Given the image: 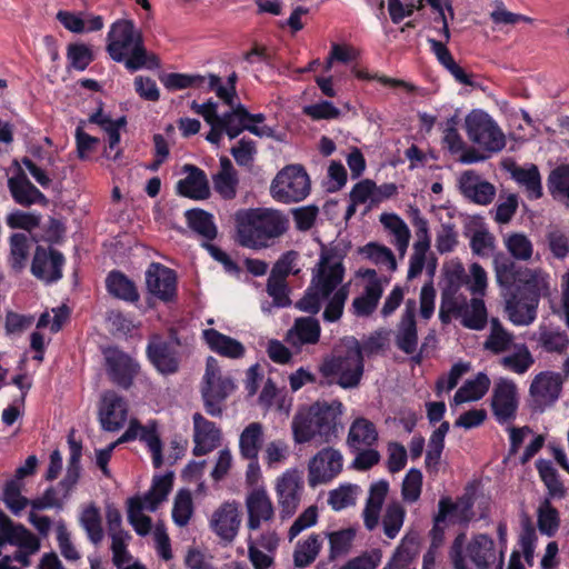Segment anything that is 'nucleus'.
I'll return each mask as SVG.
<instances>
[{
  "instance_id": "20e7f679",
  "label": "nucleus",
  "mask_w": 569,
  "mask_h": 569,
  "mask_svg": "<svg viewBox=\"0 0 569 569\" xmlns=\"http://www.w3.org/2000/svg\"><path fill=\"white\" fill-rule=\"evenodd\" d=\"M326 379L320 385L336 383L342 389L357 388L365 372V360L359 341L353 337L343 338L319 366Z\"/></svg>"
},
{
  "instance_id": "37998d69",
  "label": "nucleus",
  "mask_w": 569,
  "mask_h": 569,
  "mask_svg": "<svg viewBox=\"0 0 569 569\" xmlns=\"http://www.w3.org/2000/svg\"><path fill=\"white\" fill-rule=\"evenodd\" d=\"M536 468L542 482L547 487L548 496L550 498H563L566 496V488L559 478L557 469L552 466V462L545 459H538L536 461Z\"/></svg>"
},
{
  "instance_id": "72a5a7b5",
  "label": "nucleus",
  "mask_w": 569,
  "mask_h": 569,
  "mask_svg": "<svg viewBox=\"0 0 569 569\" xmlns=\"http://www.w3.org/2000/svg\"><path fill=\"white\" fill-rule=\"evenodd\" d=\"M383 288L380 279L370 281L361 296L353 299L351 308L357 317H369L378 307L379 300L382 297Z\"/></svg>"
},
{
  "instance_id": "c85d7f7f",
  "label": "nucleus",
  "mask_w": 569,
  "mask_h": 569,
  "mask_svg": "<svg viewBox=\"0 0 569 569\" xmlns=\"http://www.w3.org/2000/svg\"><path fill=\"white\" fill-rule=\"evenodd\" d=\"M467 555L478 569H489L497 560L495 541L487 535H477L468 543Z\"/></svg>"
},
{
  "instance_id": "bb28decb",
  "label": "nucleus",
  "mask_w": 569,
  "mask_h": 569,
  "mask_svg": "<svg viewBox=\"0 0 569 569\" xmlns=\"http://www.w3.org/2000/svg\"><path fill=\"white\" fill-rule=\"evenodd\" d=\"M467 298L460 292L458 284L450 283L441 291L439 319L448 325L452 319H459L462 311L467 310Z\"/></svg>"
},
{
  "instance_id": "4c0bfd02",
  "label": "nucleus",
  "mask_w": 569,
  "mask_h": 569,
  "mask_svg": "<svg viewBox=\"0 0 569 569\" xmlns=\"http://www.w3.org/2000/svg\"><path fill=\"white\" fill-rule=\"evenodd\" d=\"M263 442V426L260 422L249 423L239 438L240 455L244 459L258 458Z\"/></svg>"
},
{
  "instance_id": "b1692460",
  "label": "nucleus",
  "mask_w": 569,
  "mask_h": 569,
  "mask_svg": "<svg viewBox=\"0 0 569 569\" xmlns=\"http://www.w3.org/2000/svg\"><path fill=\"white\" fill-rule=\"evenodd\" d=\"M321 327L313 317H300L288 330L286 340L292 347L300 349L305 345H317L320 340Z\"/></svg>"
},
{
  "instance_id": "0e129e2a",
  "label": "nucleus",
  "mask_w": 569,
  "mask_h": 569,
  "mask_svg": "<svg viewBox=\"0 0 569 569\" xmlns=\"http://www.w3.org/2000/svg\"><path fill=\"white\" fill-rule=\"evenodd\" d=\"M206 77L200 74L167 73L160 77L162 84L170 91L187 88H199L204 83Z\"/></svg>"
},
{
  "instance_id": "0eeeda50",
  "label": "nucleus",
  "mask_w": 569,
  "mask_h": 569,
  "mask_svg": "<svg viewBox=\"0 0 569 569\" xmlns=\"http://www.w3.org/2000/svg\"><path fill=\"white\" fill-rule=\"evenodd\" d=\"M270 191L281 202L301 201L310 191L309 177L301 166H288L276 176Z\"/></svg>"
},
{
  "instance_id": "58836bf2",
  "label": "nucleus",
  "mask_w": 569,
  "mask_h": 569,
  "mask_svg": "<svg viewBox=\"0 0 569 569\" xmlns=\"http://www.w3.org/2000/svg\"><path fill=\"white\" fill-rule=\"evenodd\" d=\"M513 339V335L501 325L499 319L492 318L489 335L483 342V349L493 355H500L511 348Z\"/></svg>"
},
{
  "instance_id": "e2e57ef3",
  "label": "nucleus",
  "mask_w": 569,
  "mask_h": 569,
  "mask_svg": "<svg viewBox=\"0 0 569 569\" xmlns=\"http://www.w3.org/2000/svg\"><path fill=\"white\" fill-rule=\"evenodd\" d=\"M418 538L416 536H406L393 557L383 569H401L406 561H412L418 555Z\"/></svg>"
},
{
  "instance_id": "473e14b6",
  "label": "nucleus",
  "mask_w": 569,
  "mask_h": 569,
  "mask_svg": "<svg viewBox=\"0 0 569 569\" xmlns=\"http://www.w3.org/2000/svg\"><path fill=\"white\" fill-rule=\"evenodd\" d=\"M378 440L376 426L366 418H357L349 428L347 445L350 449L372 447Z\"/></svg>"
},
{
  "instance_id": "7c9ffc66",
  "label": "nucleus",
  "mask_w": 569,
  "mask_h": 569,
  "mask_svg": "<svg viewBox=\"0 0 569 569\" xmlns=\"http://www.w3.org/2000/svg\"><path fill=\"white\" fill-rule=\"evenodd\" d=\"M538 302L535 299L519 295L506 302L509 320L517 326H529L536 320Z\"/></svg>"
},
{
  "instance_id": "dca6fc26",
  "label": "nucleus",
  "mask_w": 569,
  "mask_h": 569,
  "mask_svg": "<svg viewBox=\"0 0 569 569\" xmlns=\"http://www.w3.org/2000/svg\"><path fill=\"white\" fill-rule=\"evenodd\" d=\"M128 405L114 391H106L101 398L99 421L106 431H118L127 421Z\"/></svg>"
},
{
  "instance_id": "393cba45",
  "label": "nucleus",
  "mask_w": 569,
  "mask_h": 569,
  "mask_svg": "<svg viewBox=\"0 0 569 569\" xmlns=\"http://www.w3.org/2000/svg\"><path fill=\"white\" fill-rule=\"evenodd\" d=\"M389 492V482L379 480L371 483L366 506L362 511L363 525L367 530L372 531L377 528L380 519L383 502Z\"/></svg>"
},
{
  "instance_id": "f257e3e1",
  "label": "nucleus",
  "mask_w": 569,
  "mask_h": 569,
  "mask_svg": "<svg viewBox=\"0 0 569 569\" xmlns=\"http://www.w3.org/2000/svg\"><path fill=\"white\" fill-rule=\"evenodd\" d=\"M237 242L250 249H264L282 237L289 220L280 210L271 208L241 209L234 213Z\"/></svg>"
},
{
  "instance_id": "5701e85b",
  "label": "nucleus",
  "mask_w": 569,
  "mask_h": 569,
  "mask_svg": "<svg viewBox=\"0 0 569 569\" xmlns=\"http://www.w3.org/2000/svg\"><path fill=\"white\" fill-rule=\"evenodd\" d=\"M183 169L188 174L178 181V193L193 200L208 199L210 187L206 173L193 164H186Z\"/></svg>"
},
{
  "instance_id": "6e6552de",
  "label": "nucleus",
  "mask_w": 569,
  "mask_h": 569,
  "mask_svg": "<svg viewBox=\"0 0 569 569\" xmlns=\"http://www.w3.org/2000/svg\"><path fill=\"white\" fill-rule=\"evenodd\" d=\"M345 277V267L340 258L332 252L321 253L317 267L312 271L311 284L322 296L330 297L341 284Z\"/></svg>"
},
{
  "instance_id": "9b49d317",
  "label": "nucleus",
  "mask_w": 569,
  "mask_h": 569,
  "mask_svg": "<svg viewBox=\"0 0 569 569\" xmlns=\"http://www.w3.org/2000/svg\"><path fill=\"white\" fill-rule=\"evenodd\" d=\"M302 491L303 480L298 470H288L278 479L276 492L282 519L290 518L297 511Z\"/></svg>"
},
{
  "instance_id": "c9c22d12",
  "label": "nucleus",
  "mask_w": 569,
  "mask_h": 569,
  "mask_svg": "<svg viewBox=\"0 0 569 569\" xmlns=\"http://www.w3.org/2000/svg\"><path fill=\"white\" fill-rule=\"evenodd\" d=\"M536 340L538 346L549 353L562 355L569 346V337L566 331L545 325L539 326Z\"/></svg>"
},
{
  "instance_id": "39448f33",
  "label": "nucleus",
  "mask_w": 569,
  "mask_h": 569,
  "mask_svg": "<svg viewBox=\"0 0 569 569\" xmlns=\"http://www.w3.org/2000/svg\"><path fill=\"white\" fill-rule=\"evenodd\" d=\"M234 389L233 380L221 373L217 359L209 357L200 389L206 412L211 417H222L224 402Z\"/></svg>"
},
{
  "instance_id": "9d476101",
  "label": "nucleus",
  "mask_w": 569,
  "mask_h": 569,
  "mask_svg": "<svg viewBox=\"0 0 569 569\" xmlns=\"http://www.w3.org/2000/svg\"><path fill=\"white\" fill-rule=\"evenodd\" d=\"M519 406V397L516 383L507 378L496 381L491 395V410L496 420L508 423L515 420Z\"/></svg>"
},
{
  "instance_id": "a19ab883",
  "label": "nucleus",
  "mask_w": 569,
  "mask_h": 569,
  "mask_svg": "<svg viewBox=\"0 0 569 569\" xmlns=\"http://www.w3.org/2000/svg\"><path fill=\"white\" fill-rule=\"evenodd\" d=\"M380 222L393 234L395 240L392 243L399 251L400 257H403L407 252L411 237L410 230L406 222L395 213H382L380 216Z\"/></svg>"
},
{
  "instance_id": "052dcab7",
  "label": "nucleus",
  "mask_w": 569,
  "mask_h": 569,
  "mask_svg": "<svg viewBox=\"0 0 569 569\" xmlns=\"http://www.w3.org/2000/svg\"><path fill=\"white\" fill-rule=\"evenodd\" d=\"M349 296V283L340 286L328 299L322 318L327 322H336L343 315L345 303Z\"/></svg>"
},
{
  "instance_id": "ea45409f",
  "label": "nucleus",
  "mask_w": 569,
  "mask_h": 569,
  "mask_svg": "<svg viewBox=\"0 0 569 569\" xmlns=\"http://www.w3.org/2000/svg\"><path fill=\"white\" fill-rule=\"evenodd\" d=\"M490 387V379L483 372H479L475 379L467 380L455 393L453 403L461 405L481 399Z\"/></svg>"
},
{
  "instance_id": "6ab92c4d",
  "label": "nucleus",
  "mask_w": 569,
  "mask_h": 569,
  "mask_svg": "<svg viewBox=\"0 0 569 569\" xmlns=\"http://www.w3.org/2000/svg\"><path fill=\"white\" fill-rule=\"evenodd\" d=\"M63 256L53 249L47 250L38 246L31 263V272L38 279L47 282H53L61 278V267Z\"/></svg>"
},
{
  "instance_id": "1a4fd4ad",
  "label": "nucleus",
  "mask_w": 569,
  "mask_h": 569,
  "mask_svg": "<svg viewBox=\"0 0 569 569\" xmlns=\"http://www.w3.org/2000/svg\"><path fill=\"white\" fill-rule=\"evenodd\" d=\"M342 455L332 447L317 452L308 463V482L310 487L327 483L342 470Z\"/></svg>"
},
{
  "instance_id": "603ef678",
  "label": "nucleus",
  "mask_w": 569,
  "mask_h": 569,
  "mask_svg": "<svg viewBox=\"0 0 569 569\" xmlns=\"http://www.w3.org/2000/svg\"><path fill=\"white\" fill-rule=\"evenodd\" d=\"M9 262L14 271H21L28 261L30 242L24 233H13L9 239Z\"/></svg>"
},
{
  "instance_id": "2eb2a0df",
  "label": "nucleus",
  "mask_w": 569,
  "mask_h": 569,
  "mask_svg": "<svg viewBox=\"0 0 569 569\" xmlns=\"http://www.w3.org/2000/svg\"><path fill=\"white\" fill-rule=\"evenodd\" d=\"M246 510L248 515L247 527L251 531L269 523L274 518V507L271 498L263 488H254L246 497Z\"/></svg>"
},
{
  "instance_id": "cd10ccee",
  "label": "nucleus",
  "mask_w": 569,
  "mask_h": 569,
  "mask_svg": "<svg viewBox=\"0 0 569 569\" xmlns=\"http://www.w3.org/2000/svg\"><path fill=\"white\" fill-rule=\"evenodd\" d=\"M548 276L541 269H520L517 281L520 283L519 295L535 299L539 303L540 297L548 291Z\"/></svg>"
},
{
  "instance_id": "680f3d73",
  "label": "nucleus",
  "mask_w": 569,
  "mask_h": 569,
  "mask_svg": "<svg viewBox=\"0 0 569 569\" xmlns=\"http://www.w3.org/2000/svg\"><path fill=\"white\" fill-rule=\"evenodd\" d=\"M469 272L470 274L467 277L463 268L459 266L456 274L458 279L466 278V283L472 295L483 296L488 284L486 270L478 262H473L469 268Z\"/></svg>"
},
{
  "instance_id": "f3484780",
  "label": "nucleus",
  "mask_w": 569,
  "mask_h": 569,
  "mask_svg": "<svg viewBox=\"0 0 569 569\" xmlns=\"http://www.w3.org/2000/svg\"><path fill=\"white\" fill-rule=\"evenodd\" d=\"M107 370L111 379L119 386L128 388L138 373L139 366L131 357L117 348L104 351Z\"/></svg>"
},
{
  "instance_id": "864d4df0",
  "label": "nucleus",
  "mask_w": 569,
  "mask_h": 569,
  "mask_svg": "<svg viewBox=\"0 0 569 569\" xmlns=\"http://www.w3.org/2000/svg\"><path fill=\"white\" fill-rule=\"evenodd\" d=\"M515 180L525 186L530 198L538 199L542 196L541 177L537 166L529 168L517 167L512 170Z\"/></svg>"
},
{
  "instance_id": "774afa93",
  "label": "nucleus",
  "mask_w": 569,
  "mask_h": 569,
  "mask_svg": "<svg viewBox=\"0 0 569 569\" xmlns=\"http://www.w3.org/2000/svg\"><path fill=\"white\" fill-rule=\"evenodd\" d=\"M330 542L329 559L335 560L349 552L351 549L355 531L352 529H343L327 535Z\"/></svg>"
},
{
  "instance_id": "3c124183",
  "label": "nucleus",
  "mask_w": 569,
  "mask_h": 569,
  "mask_svg": "<svg viewBox=\"0 0 569 569\" xmlns=\"http://www.w3.org/2000/svg\"><path fill=\"white\" fill-rule=\"evenodd\" d=\"M516 349V352L502 357L500 365L515 373L523 375L535 363V358L525 343L517 345Z\"/></svg>"
},
{
  "instance_id": "423d86ee",
  "label": "nucleus",
  "mask_w": 569,
  "mask_h": 569,
  "mask_svg": "<svg viewBox=\"0 0 569 569\" xmlns=\"http://www.w3.org/2000/svg\"><path fill=\"white\" fill-rule=\"evenodd\" d=\"M465 128L469 140L488 152H499L506 146L503 132L492 118L481 110H472L466 117Z\"/></svg>"
},
{
  "instance_id": "f704fd0d",
  "label": "nucleus",
  "mask_w": 569,
  "mask_h": 569,
  "mask_svg": "<svg viewBox=\"0 0 569 569\" xmlns=\"http://www.w3.org/2000/svg\"><path fill=\"white\" fill-rule=\"evenodd\" d=\"M472 502L470 498H461L452 502L449 497H443L438 503V513L435 517L437 522L443 523L447 518H456L457 521L468 522L471 518Z\"/></svg>"
},
{
  "instance_id": "ddd939ff",
  "label": "nucleus",
  "mask_w": 569,
  "mask_h": 569,
  "mask_svg": "<svg viewBox=\"0 0 569 569\" xmlns=\"http://www.w3.org/2000/svg\"><path fill=\"white\" fill-rule=\"evenodd\" d=\"M563 379L560 373L552 371H542L531 381L530 396L536 408L543 409L552 406L559 398L562 389Z\"/></svg>"
},
{
  "instance_id": "e433bc0d",
  "label": "nucleus",
  "mask_w": 569,
  "mask_h": 569,
  "mask_svg": "<svg viewBox=\"0 0 569 569\" xmlns=\"http://www.w3.org/2000/svg\"><path fill=\"white\" fill-rule=\"evenodd\" d=\"M547 187L552 198L569 210V163L560 164L550 171Z\"/></svg>"
},
{
  "instance_id": "6e6d98bb",
  "label": "nucleus",
  "mask_w": 569,
  "mask_h": 569,
  "mask_svg": "<svg viewBox=\"0 0 569 569\" xmlns=\"http://www.w3.org/2000/svg\"><path fill=\"white\" fill-rule=\"evenodd\" d=\"M172 487V476L166 475L154 478L151 489L144 495L142 501L146 509L154 511L164 501Z\"/></svg>"
},
{
  "instance_id": "4468645a",
  "label": "nucleus",
  "mask_w": 569,
  "mask_h": 569,
  "mask_svg": "<svg viewBox=\"0 0 569 569\" xmlns=\"http://www.w3.org/2000/svg\"><path fill=\"white\" fill-rule=\"evenodd\" d=\"M146 286L152 296L162 301H170L177 293V274L172 269L152 262L146 271Z\"/></svg>"
},
{
  "instance_id": "2f4dec72",
  "label": "nucleus",
  "mask_w": 569,
  "mask_h": 569,
  "mask_svg": "<svg viewBox=\"0 0 569 569\" xmlns=\"http://www.w3.org/2000/svg\"><path fill=\"white\" fill-rule=\"evenodd\" d=\"M214 190L226 200L237 196L238 177L232 162L227 157L220 158V170L212 176Z\"/></svg>"
},
{
  "instance_id": "7ed1b4c3",
  "label": "nucleus",
  "mask_w": 569,
  "mask_h": 569,
  "mask_svg": "<svg viewBox=\"0 0 569 569\" xmlns=\"http://www.w3.org/2000/svg\"><path fill=\"white\" fill-rule=\"evenodd\" d=\"M106 50L113 61L123 62L129 71L160 67L159 58L147 51L142 33L132 20L119 19L111 24Z\"/></svg>"
},
{
  "instance_id": "a18cd8bd",
  "label": "nucleus",
  "mask_w": 569,
  "mask_h": 569,
  "mask_svg": "<svg viewBox=\"0 0 569 569\" xmlns=\"http://www.w3.org/2000/svg\"><path fill=\"white\" fill-rule=\"evenodd\" d=\"M322 547V539L319 535H310L306 540L299 541L293 552V562L298 568L311 565L318 557Z\"/></svg>"
},
{
  "instance_id": "338daca9",
  "label": "nucleus",
  "mask_w": 569,
  "mask_h": 569,
  "mask_svg": "<svg viewBox=\"0 0 569 569\" xmlns=\"http://www.w3.org/2000/svg\"><path fill=\"white\" fill-rule=\"evenodd\" d=\"M546 242L551 254L563 260L569 254V237L558 227H550L546 231Z\"/></svg>"
},
{
  "instance_id": "79ce46f5",
  "label": "nucleus",
  "mask_w": 569,
  "mask_h": 569,
  "mask_svg": "<svg viewBox=\"0 0 569 569\" xmlns=\"http://www.w3.org/2000/svg\"><path fill=\"white\" fill-rule=\"evenodd\" d=\"M186 219L189 228L207 241L217 237L218 231L211 213L202 209H190L186 211Z\"/></svg>"
},
{
  "instance_id": "f8f14e48",
  "label": "nucleus",
  "mask_w": 569,
  "mask_h": 569,
  "mask_svg": "<svg viewBox=\"0 0 569 569\" xmlns=\"http://www.w3.org/2000/svg\"><path fill=\"white\" fill-rule=\"evenodd\" d=\"M179 342L167 341L160 336H152L147 346L150 362L162 375H172L179 370Z\"/></svg>"
},
{
  "instance_id": "5fc2aeb1",
  "label": "nucleus",
  "mask_w": 569,
  "mask_h": 569,
  "mask_svg": "<svg viewBox=\"0 0 569 569\" xmlns=\"http://www.w3.org/2000/svg\"><path fill=\"white\" fill-rule=\"evenodd\" d=\"M493 270L500 287L509 288L518 279L519 270H517L516 262L501 252L493 257Z\"/></svg>"
},
{
  "instance_id": "a211bd4d",
  "label": "nucleus",
  "mask_w": 569,
  "mask_h": 569,
  "mask_svg": "<svg viewBox=\"0 0 569 569\" xmlns=\"http://www.w3.org/2000/svg\"><path fill=\"white\" fill-rule=\"evenodd\" d=\"M140 438L144 441L152 452V461L156 468L162 465V443L156 430V423L152 422L149 426H141L137 419H131L128 429L124 433L114 442L117 445L128 442Z\"/></svg>"
},
{
  "instance_id": "412c9836",
  "label": "nucleus",
  "mask_w": 569,
  "mask_h": 569,
  "mask_svg": "<svg viewBox=\"0 0 569 569\" xmlns=\"http://www.w3.org/2000/svg\"><path fill=\"white\" fill-rule=\"evenodd\" d=\"M459 189L467 199L481 206L491 203L496 196L495 186L482 180L473 170L465 171L460 176Z\"/></svg>"
},
{
  "instance_id": "13d9d810",
  "label": "nucleus",
  "mask_w": 569,
  "mask_h": 569,
  "mask_svg": "<svg viewBox=\"0 0 569 569\" xmlns=\"http://www.w3.org/2000/svg\"><path fill=\"white\" fill-rule=\"evenodd\" d=\"M396 345L408 355L417 350L418 335L416 320H400L396 335Z\"/></svg>"
},
{
  "instance_id": "4be33fe9",
  "label": "nucleus",
  "mask_w": 569,
  "mask_h": 569,
  "mask_svg": "<svg viewBox=\"0 0 569 569\" xmlns=\"http://www.w3.org/2000/svg\"><path fill=\"white\" fill-rule=\"evenodd\" d=\"M193 420V455L204 456L220 445V430L212 421L207 420L201 413L196 412Z\"/></svg>"
},
{
  "instance_id": "4d7b16f0",
  "label": "nucleus",
  "mask_w": 569,
  "mask_h": 569,
  "mask_svg": "<svg viewBox=\"0 0 569 569\" xmlns=\"http://www.w3.org/2000/svg\"><path fill=\"white\" fill-rule=\"evenodd\" d=\"M146 503L139 497L128 500V521L140 536H146L151 530V519L142 513Z\"/></svg>"
},
{
  "instance_id": "a878e982",
  "label": "nucleus",
  "mask_w": 569,
  "mask_h": 569,
  "mask_svg": "<svg viewBox=\"0 0 569 569\" xmlns=\"http://www.w3.org/2000/svg\"><path fill=\"white\" fill-rule=\"evenodd\" d=\"M8 188L13 200L21 206L47 204L48 202L46 196L31 183L23 171L8 179Z\"/></svg>"
},
{
  "instance_id": "bf43d9fd",
  "label": "nucleus",
  "mask_w": 569,
  "mask_h": 569,
  "mask_svg": "<svg viewBox=\"0 0 569 569\" xmlns=\"http://www.w3.org/2000/svg\"><path fill=\"white\" fill-rule=\"evenodd\" d=\"M359 251L373 263L385 264L391 272L397 270V261L395 254L388 247L377 242H369L360 248Z\"/></svg>"
},
{
  "instance_id": "69168bd1",
  "label": "nucleus",
  "mask_w": 569,
  "mask_h": 569,
  "mask_svg": "<svg viewBox=\"0 0 569 569\" xmlns=\"http://www.w3.org/2000/svg\"><path fill=\"white\" fill-rule=\"evenodd\" d=\"M559 527V512L546 498L538 508V528L541 533L553 536Z\"/></svg>"
},
{
  "instance_id": "de8ad7c7",
  "label": "nucleus",
  "mask_w": 569,
  "mask_h": 569,
  "mask_svg": "<svg viewBox=\"0 0 569 569\" xmlns=\"http://www.w3.org/2000/svg\"><path fill=\"white\" fill-rule=\"evenodd\" d=\"M503 243L515 260L528 261L533 254V244L527 234L522 232H511L505 236Z\"/></svg>"
},
{
  "instance_id": "49530a36",
  "label": "nucleus",
  "mask_w": 569,
  "mask_h": 569,
  "mask_svg": "<svg viewBox=\"0 0 569 569\" xmlns=\"http://www.w3.org/2000/svg\"><path fill=\"white\" fill-rule=\"evenodd\" d=\"M465 328L471 330H482L488 321L487 309L485 302L480 298H472L467 301V310L462 311L459 318Z\"/></svg>"
},
{
  "instance_id": "f03ea898",
  "label": "nucleus",
  "mask_w": 569,
  "mask_h": 569,
  "mask_svg": "<svg viewBox=\"0 0 569 569\" xmlns=\"http://www.w3.org/2000/svg\"><path fill=\"white\" fill-rule=\"evenodd\" d=\"M342 412L343 406L340 401H317L309 407L300 408L291 422L295 442L306 443L316 439L321 443L335 441L342 429Z\"/></svg>"
},
{
  "instance_id": "aec40b11",
  "label": "nucleus",
  "mask_w": 569,
  "mask_h": 569,
  "mask_svg": "<svg viewBox=\"0 0 569 569\" xmlns=\"http://www.w3.org/2000/svg\"><path fill=\"white\" fill-rule=\"evenodd\" d=\"M241 518L237 503L226 502L212 515L210 525L213 532L226 542H231L238 535Z\"/></svg>"
},
{
  "instance_id": "8fccbe9b",
  "label": "nucleus",
  "mask_w": 569,
  "mask_h": 569,
  "mask_svg": "<svg viewBox=\"0 0 569 569\" xmlns=\"http://www.w3.org/2000/svg\"><path fill=\"white\" fill-rule=\"evenodd\" d=\"M405 518L406 509L400 502L392 501L388 503L382 516V528L389 539H395L398 536L403 526Z\"/></svg>"
},
{
  "instance_id": "09e8293b",
  "label": "nucleus",
  "mask_w": 569,
  "mask_h": 569,
  "mask_svg": "<svg viewBox=\"0 0 569 569\" xmlns=\"http://www.w3.org/2000/svg\"><path fill=\"white\" fill-rule=\"evenodd\" d=\"M80 525L87 532L89 540L98 546L103 539V529L100 510L92 503L80 516Z\"/></svg>"
},
{
  "instance_id": "c03bdc74",
  "label": "nucleus",
  "mask_w": 569,
  "mask_h": 569,
  "mask_svg": "<svg viewBox=\"0 0 569 569\" xmlns=\"http://www.w3.org/2000/svg\"><path fill=\"white\" fill-rule=\"evenodd\" d=\"M106 284L109 293L119 299L131 302L139 300V293L134 283L119 271L110 272Z\"/></svg>"
},
{
  "instance_id": "c756f323",
  "label": "nucleus",
  "mask_w": 569,
  "mask_h": 569,
  "mask_svg": "<svg viewBox=\"0 0 569 569\" xmlns=\"http://www.w3.org/2000/svg\"><path fill=\"white\" fill-rule=\"evenodd\" d=\"M202 336L209 348L220 356L239 359L244 355V347L240 341L222 335L216 329H206Z\"/></svg>"
}]
</instances>
